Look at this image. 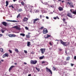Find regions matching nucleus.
Instances as JSON below:
<instances>
[{
	"label": "nucleus",
	"instance_id": "1",
	"mask_svg": "<svg viewBox=\"0 0 76 76\" xmlns=\"http://www.w3.org/2000/svg\"><path fill=\"white\" fill-rule=\"evenodd\" d=\"M61 43L62 45H63L64 46H67L68 45H69V42H64L62 40L60 39L59 40Z\"/></svg>",
	"mask_w": 76,
	"mask_h": 76
},
{
	"label": "nucleus",
	"instance_id": "2",
	"mask_svg": "<svg viewBox=\"0 0 76 76\" xmlns=\"http://www.w3.org/2000/svg\"><path fill=\"white\" fill-rule=\"evenodd\" d=\"M68 5V4H69L70 7H74V5H73V3L71 2H67L66 3Z\"/></svg>",
	"mask_w": 76,
	"mask_h": 76
},
{
	"label": "nucleus",
	"instance_id": "3",
	"mask_svg": "<svg viewBox=\"0 0 76 76\" xmlns=\"http://www.w3.org/2000/svg\"><path fill=\"white\" fill-rule=\"evenodd\" d=\"M9 57V53H6L5 54H4L2 56L3 58H4V57Z\"/></svg>",
	"mask_w": 76,
	"mask_h": 76
},
{
	"label": "nucleus",
	"instance_id": "4",
	"mask_svg": "<svg viewBox=\"0 0 76 76\" xmlns=\"http://www.w3.org/2000/svg\"><path fill=\"white\" fill-rule=\"evenodd\" d=\"M43 34H47V33H48V30L46 28H45L43 30Z\"/></svg>",
	"mask_w": 76,
	"mask_h": 76
},
{
	"label": "nucleus",
	"instance_id": "5",
	"mask_svg": "<svg viewBox=\"0 0 76 76\" xmlns=\"http://www.w3.org/2000/svg\"><path fill=\"white\" fill-rule=\"evenodd\" d=\"M30 63H31V64H36L37 63V61L36 60L34 61L32 60H31L30 61Z\"/></svg>",
	"mask_w": 76,
	"mask_h": 76
},
{
	"label": "nucleus",
	"instance_id": "6",
	"mask_svg": "<svg viewBox=\"0 0 76 76\" xmlns=\"http://www.w3.org/2000/svg\"><path fill=\"white\" fill-rule=\"evenodd\" d=\"M40 50L41 51L42 54H44V52H45V48H41L40 49Z\"/></svg>",
	"mask_w": 76,
	"mask_h": 76
},
{
	"label": "nucleus",
	"instance_id": "7",
	"mask_svg": "<svg viewBox=\"0 0 76 76\" xmlns=\"http://www.w3.org/2000/svg\"><path fill=\"white\" fill-rule=\"evenodd\" d=\"M46 69L47 72H50L51 75H52V71H51V70L50 69H48L47 67H46Z\"/></svg>",
	"mask_w": 76,
	"mask_h": 76
},
{
	"label": "nucleus",
	"instance_id": "8",
	"mask_svg": "<svg viewBox=\"0 0 76 76\" xmlns=\"http://www.w3.org/2000/svg\"><path fill=\"white\" fill-rule=\"evenodd\" d=\"M1 23L4 26H7V23L6 22H1Z\"/></svg>",
	"mask_w": 76,
	"mask_h": 76
},
{
	"label": "nucleus",
	"instance_id": "9",
	"mask_svg": "<svg viewBox=\"0 0 76 76\" xmlns=\"http://www.w3.org/2000/svg\"><path fill=\"white\" fill-rule=\"evenodd\" d=\"M14 28H15V29H17V30H20V28L19 27H18V26H14Z\"/></svg>",
	"mask_w": 76,
	"mask_h": 76
},
{
	"label": "nucleus",
	"instance_id": "10",
	"mask_svg": "<svg viewBox=\"0 0 76 76\" xmlns=\"http://www.w3.org/2000/svg\"><path fill=\"white\" fill-rule=\"evenodd\" d=\"M8 36L10 37H16V35L14 34H10Z\"/></svg>",
	"mask_w": 76,
	"mask_h": 76
},
{
	"label": "nucleus",
	"instance_id": "11",
	"mask_svg": "<svg viewBox=\"0 0 76 76\" xmlns=\"http://www.w3.org/2000/svg\"><path fill=\"white\" fill-rule=\"evenodd\" d=\"M67 16H68V17H69V18H72V14L70 13H68L67 14Z\"/></svg>",
	"mask_w": 76,
	"mask_h": 76
},
{
	"label": "nucleus",
	"instance_id": "12",
	"mask_svg": "<svg viewBox=\"0 0 76 76\" xmlns=\"http://www.w3.org/2000/svg\"><path fill=\"white\" fill-rule=\"evenodd\" d=\"M51 37L50 35H49L48 34H46L45 36V38H48L49 37Z\"/></svg>",
	"mask_w": 76,
	"mask_h": 76
},
{
	"label": "nucleus",
	"instance_id": "13",
	"mask_svg": "<svg viewBox=\"0 0 76 76\" xmlns=\"http://www.w3.org/2000/svg\"><path fill=\"white\" fill-rule=\"evenodd\" d=\"M23 20L24 22H27V21H28V18L25 17L24 18Z\"/></svg>",
	"mask_w": 76,
	"mask_h": 76
},
{
	"label": "nucleus",
	"instance_id": "14",
	"mask_svg": "<svg viewBox=\"0 0 76 76\" xmlns=\"http://www.w3.org/2000/svg\"><path fill=\"white\" fill-rule=\"evenodd\" d=\"M58 9L59 11H62V10H63V8L61 7H59Z\"/></svg>",
	"mask_w": 76,
	"mask_h": 76
},
{
	"label": "nucleus",
	"instance_id": "15",
	"mask_svg": "<svg viewBox=\"0 0 76 76\" xmlns=\"http://www.w3.org/2000/svg\"><path fill=\"white\" fill-rule=\"evenodd\" d=\"M39 20V19L36 18L33 21V23H35V22H36V21H37V20Z\"/></svg>",
	"mask_w": 76,
	"mask_h": 76
},
{
	"label": "nucleus",
	"instance_id": "16",
	"mask_svg": "<svg viewBox=\"0 0 76 76\" xmlns=\"http://www.w3.org/2000/svg\"><path fill=\"white\" fill-rule=\"evenodd\" d=\"M7 22H17V21L6 20Z\"/></svg>",
	"mask_w": 76,
	"mask_h": 76
},
{
	"label": "nucleus",
	"instance_id": "17",
	"mask_svg": "<svg viewBox=\"0 0 76 76\" xmlns=\"http://www.w3.org/2000/svg\"><path fill=\"white\" fill-rule=\"evenodd\" d=\"M15 67V66H12L10 67L9 68V71H10V70H12V69H13V67Z\"/></svg>",
	"mask_w": 76,
	"mask_h": 76
},
{
	"label": "nucleus",
	"instance_id": "18",
	"mask_svg": "<svg viewBox=\"0 0 76 76\" xmlns=\"http://www.w3.org/2000/svg\"><path fill=\"white\" fill-rule=\"evenodd\" d=\"M30 45H31V42H28L27 46H28V47H30Z\"/></svg>",
	"mask_w": 76,
	"mask_h": 76
},
{
	"label": "nucleus",
	"instance_id": "19",
	"mask_svg": "<svg viewBox=\"0 0 76 76\" xmlns=\"http://www.w3.org/2000/svg\"><path fill=\"white\" fill-rule=\"evenodd\" d=\"M6 7H7L9 5V2L7 1H6Z\"/></svg>",
	"mask_w": 76,
	"mask_h": 76
},
{
	"label": "nucleus",
	"instance_id": "20",
	"mask_svg": "<svg viewBox=\"0 0 76 76\" xmlns=\"http://www.w3.org/2000/svg\"><path fill=\"white\" fill-rule=\"evenodd\" d=\"M44 56H42L41 57H39V59H40V60H42V59H43V58H44Z\"/></svg>",
	"mask_w": 76,
	"mask_h": 76
},
{
	"label": "nucleus",
	"instance_id": "21",
	"mask_svg": "<svg viewBox=\"0 0 76 76\" xmlns=\"http://www.w3.org/2000/svg\"><path fill=\"white\" fill-rule=\"evenodd\" d=\"M70 56H68L67 58L66 59V61H69V60H70Z\"/></svg>",
	"mask_w": 76,
	"mask_h": 76
},
{
	"label": "nucleus",
	"instance_id": "22",
	"mask_svg": "<svg viewBox=\"0 0 76 76\" xmlns=\"http://www.w3.org/2000/svg\"><path fill=\"white\" fill-rule=\"evenodd\" d=\"M26 37L27 38H28V39L30 38V35H26Z\"/></svg>",
	"mask_w": 76,
	"mask_h": 76
},
{
	"label": "nucleus",
	"instance_id": "23",
	"mask_svg": "<svg viewBox=\"0 0 76 76\" xmlns=\"http://www.w3.org/2000/svg\"><path fill=\"white\" fill-rule=\"evenodd\" d=\"M23 11V10H22V9H19L18 10V11L19 12H22Z\"/></svg>",
	"mask_w": 76,
	"mask_h": 76
},
{
	"label": "nucleus",
	"instance_id": "24",
	"mask_svg": "<svg viewBox=\"0 0 76 76\" xmlns=\"http://www.w3.org/2000/svg\"><path fill=\"white\" fill-rule=\"evenodd\" d=\"M36 69L37 70L38 72H39V71H40V69L39 68L36 67Z\"/></svg>",
	"mask_w": 76,
	"mask_h": 76
},
{
	"label": "nucleus",
	"instance_id": "25",
	"mask_svg": "<svg viewBox=\"0 0 76 76\" xmlns=\"http://www.w3.org/2000/svg\"><path fill=\"white\" fill-rule=\"evenodd\" d=\"M20 35H22L23 37H25V34L23 33H21Z\"/></svg>",
	"mask_w": 76,
	"mask_h": 76
},
{
	"label": "nucleus",
	"instance_id": "26",
	"mask_svg": "<svg viewBox=\"0 0 76 76\" xmlns=\"http://www.w3.org/2000/svg\"><path fill=\"white\" fill-rule=\"evenodd\" d=\"M0 51L1 52V53H3L4 51L3 49H2V48H0Z\"/></svg>",
	"mask_w": 76,
	"mask_h": 76
},
{
	"label": "nucleus",
	"instance_id": "27",
	"mask_svg": "<svg viewBox=\"0 0 76 76\" xmlns=\"http://www.w3.org/2000/svg\"><path fill=\"white\" fill-rule=\"evenodd\" d=\"M15 51L17 52V53L19 52V50H18V49L17 48H15Z\"/></svg>",
	"mask_w": 76,
	"mask_h": 76
},
{
	"label": "nucleus",
	"instance_id": "28",
	"mask_svg": "<svg viewBox=\"0 0 76 76\" xmlns=\"http://www.w3.org/2000/svg\"><path fill=\"white\" fill-rule=\"evenodd\" d=\"M21 4L22 5V6H24V5H25V3H24L23 2H21Z\"/></svg>",
	"mask_w": 76,
	"mask_h": 76
},
{
	"label": "nucleus",
	"instance_id": "29",
	"mask_svg": "<svg viewBox=\"0 0 76 76\" xmlns=\"http://www.w3.org/2000/svg\"><path fill=\"white\" fill-rule=\"evenodd\" d=\"M72 13L74 15H76V10H75V11H73Z\"/></svg>",
	"mask_w": 76,
	"mask_h": 76
},
{
	"label": "nucleus",
	"instance_id": "30",
	"mask_svg": "<svg viewBox=\"0 0 76 76\" xmlns=\"http://www.w3.org/2000/svg\"><path fill=\"white\" fill-rule=\"evenodd\" d=\"M11 7L12 9H14V7L13 6V5H11L9 6V7Z\"/></svg>",
	"mask_w": 76,
	"mask_h": 76
},
{
	"label": "nucleus",
	"instance_id": "31",
	"mask_svg": "<svg viewBox=\"0 0 76 76\" xmlns=\"http://www.w3.org/2000/svg\"><path fill=\"white\" fill-rule=\"evenodd\" d=\"M66 64H67V62H66V61H64V65H66Z\"/></svg>",
	"mask_w": 76,
	"mask_h": 76
},
{
	"label": "nucleus",
	"instance_id": "32",
	"mask_svg": "<svg viewBox=\"0 0 76 76\" xmlns=\"http://www.w3.org/2000/svg\"><path fill=\"white\" fill-rule=\"evenodd\" d=\"M20 14H19L17 16V18H19L20 17Z\"/></svg>",
	"mask_w": 76,
	"mask_h": 76
},
{
	"label": "nucleus",
	"instance_id": "33",
	"mask_svg": "<svg viewBox=\"0 0 76 76\" xmlns=\"http://www.w3.org/2000/svg\"><path fill=\"white\" fill-rule=\"evenodd\" d=\"M44 29V27H41L39 28V29Z\"/></svg>",
	"mask_w": 76,
	"mask_h": 76
},
{
	"label": "nucleus",
	"instance_id": "34",
	"mask_svg": "<svg viewBox=\"0 0 76 76\" xmlns=\"http://www.w3.org/2000/svg\"><path fill=\"white\" fill-rule=\"evenodd\" d=\"M9 52H10V53H12V51L10 50H9Z\"/></svg>",
	"mask_w": 76,
	"mask_h": 76
},
{
	"label": "nucleus",
	"instance_id": "35",
	"mask_svg": "<svg viewBox=\"0 0 76 76\" xmlns=\"http://www.w3.org/2000/svg\"><path fill=\"white\" fill-rule=\"evenodd\" d=\"M63 20L64 21V22H66V21H65L66 20V19H65V18H63Z\"/></svg>",
	"mask_w": 76,
	"mask_h": 76
},
{
	"label": "nucleus",
	"instance_id": "36",
	"mask_svg": "<svg viewBox=\"0 0 76 76\" xmlns=\"http://www.w3.org/2000/svg\"><path fill=\"white\" fill-rule=\"evenodd\" d=\"M53 70H56V68L54 67H53Z\"/></svg>",
	"mask_w": 76,
	"mask_h": 76
},
{
	"label": "nucleus",
	"instance_id": "37",
	"mask_svg": "<svg viewBox=\"0 0 76 76\" xmlns=\"http://www.w3.org/2000/svg\"><path fill=\"white\" fill-rule=\"evenodd\" d=\"M26 29V30H28V28L27 27H25Z\"/></svg>",
	"mask_w": 76,
	"mask_h": 76
},
{
	"label": "nucleus",
	"instance_id": "38",
	"mask_svg": "<svg viewBox=\"0 0 76 76\" xmlns=\"http://www.w3.org/2000/svg\"><path fill=\"white\" fill-rule=\"evenodd\" d=\"M4 31H5L4 30H1V32H2V33H4Z\"/></svg>",
	"mask_w": 76,
	"mask_h": 76
},
{
	"label": "nucleus",
	"instance_id": "39",
	"mask_svg": "<svg viewBox=\"0 0 76 76\" xmlns=\"http://www.w3.org/2000/svg\"><path fill=\"white\" fill-rule=\"evenodd\" d=\"M34 53H35V52H34L33 51L31 52V54H34Z\"/></svg>",
	"mask_w": 76,
	"mask_h": 76
},
{
	"label": "nucleus",
	"instance_id": "40",
	"mask_svg": "<svg viewBox=\"0 0 76 76\" xmlns=\"http://www.w3.org/2000/svg\"><path fill=\"white\" fill-rule=\"evenodd\" d=\"M71 66H74V64H71Z\"/></svg>",
	"mask_w": 76,
	"mask_h": 76
},
{
	"label": "nucleus",
	"instance_id": "41",
	"mask_svg": "<svg viewBox=\"0 0 76 76\" xmlns=\"http://www.w3.org/2000/svg\"><path fill=\"white\" fill-rule=\"evenodd\" d=\"M74 60H76V56H75L74 57Z\"/></svg>",
	"mask_w": 76,
	"mask_h": 76
},
{
	"label": "nucleus",
	"instance_id": "42",
	"mask_svg": "<svg viewBox=\"0 0 76 76\" xmlns=\"http://www.w3.org/2000/svg\"><path fill=\"white\" fill-rule=\"evenodd\" d=\"M49 45H52V44L51 43V42H50L49 43Z\"/></svg>",
	"mask_w": 76,
	"mask_h": 76
},
{
	"label": "nucleus",
	"instance_id": "43",
	"mask_svg": "<svg viewBox=\"0 0 76 76\" xmlns=\"http://www.w3.org/2000/svg\"><path fill=\"white\" fill-rule=\"evenodd\" d=\"M46 19H49V18L48 17V16H46Z\"/></svg>",
	"mask_w": 76,
	"mask_h": 76
},
{
	"label": "nucleus",
	"instance_id": "44",
	"mask_svg": "<svg viewBox=\"0 0 76 76\" xmlns=\"http://www.w3.org/2000/svg\"><path fill=\"white\" fill-rule=\"evenodd\" d=\"M40 19H42V15H40Z\"/></svg>",
	"mask_w": 76,
	"mask_h": 76
},
{
	"label": "nucleus",
	"instance_id": "45",
	"mask_svg": "<svg viewBox=\"0 0 76 76\" xmlns=\"http://www.w3.org/2000/svg\"><path fill=\"white\" fill-rule=\"evenodd\" d=\"M59 50L60 51H62V50H61V49H59Z\"/></svg>",
	"mask_w": 76,
	"mask_h": 76
},
{
	"label": "nucleus",
	"instance_id": "46",
	"mask_svg": "<svg viewBox=\"0 0 76 76\" xmlns=\"http://www.w3.org/2000/svg\"><path fill=\"white\" fill-rule=\"evenodd\" d=\"M45 63V61H43L42 62V64H44V63Z\"/></svg>",
	"mask_w": 76,
	"mask_h": 76
},
{
	"label": "nucleus",
	"instance_id": "47",
	"mask_svg": "<svg viewBox=\"0 0 76 76\" xmlns=\"http://www.w3.org/2000/svg\"><path fill=\"white\" fill-rule=\"evenodd\" d=\"M25 53H27V51L26 50H24Z\"/></svg>",
	"mask_w": 76,
	"mask_h": 76
},
{
	"label": "nucleus",
	"instance_id": "48",
	"mask_svg": "<svg viewBox=\"0 0 76 76\" xmlns=\"http://www.w3.org/2000/svg\"><path fill=\"white\" fill-rule=\"evenodd\" d=\"M2 36H3V35L0 34V37H2Z\"/></svg>",
	"mask_w": 76,
	"mask_h": 76
},
{
	"label": "nucleus",
	"instance_id": "49",
	"mask_svg": "<svg viewBox=\"0 0 76 76\" xmlns=\"http://www.w3.org/2000/svg\"><path fill=\"white\" fill-rule=\"evenodd\" d=\"M66 1H71V0H66Z\"/></svg>",
	"mask_w": 76,
	"mask_h": 76
},
{
	"label": "nucleus",
	"instance_id": "50",
	"mask_svg": "<svg viewBox=\"0 0 76 76\" xmlns=\"http://www.w3.org/2000/svg\"><path fill=\"white\" fill-rule=\"evenodd\" d=\"M53 19H57V17H54Z\"/></svg>",
	"mask_w": 76,
	"mask_h": 76
},
{
	"label": "nucleus",
	"instance_id": "51",
	"mask_svg": "<svg viewBox=\"0 0 76 76\" xmlns=\"http://www.w3.org/2000/svg\"><path fill=\"white\" fill-rule=\"evenodd\" d=\"M49 50H51L52 49V48H49Z\"/></svg>",
	"mask_w": 76,
	"mask_h": 76
},
{
	"label": "nucleus",
	"instance_id": "52",
	"mask_svg": "<svg viewBox=\"0 0 76 76\" xmlns=\"http://www.w3.org/2000/svg\"><path fill=\"white\" fill-rule=\"evenodd\" d=\"M17 1V0H13V1L14 2H15V1Z\"/></svg>",
	"mask_w": 76,
	"mask_h": 76
},
{
	"label": "nucleus",
	"instance_id": "53",
	"mask_svg": "<svg viewBox=\"0 0 76 76\" xmlns=\"http://www.w3.org/2000/svg\"><path fill=\"white\" fill-rule=\"evenodd\" d=\"M31 76V74H28V76Z\"/></svg>",
	"mask_w": 76,
	"mask_h": 76
},
{
	"label": "nucleus",
	"instance_id": "54",
	"mask_svg": "<svg viewBox=\"0 0 76 76\" xmlns=\"http://www.w3.org/2000/svg\"><path fill=\"white\" fill-rule=\"evenodd\" d=\"M14 64H15V65H17V63H14Z\"/></svg>",
	"mask_w": 76,
	"mask_h": 76
},
{
	"label": "nucleus",
	"instance_id": "55",
	"mask_svg": "<svg viewBox=\"0 0 76 76\" xmlns=\"http://www.w3.org/2000/svg\"><path fill=\"white\" fill-rule=\"evenodd\" d=\"M45 5H47V3H45Z\"/></svg>",
	"mask_w": 76,
	"mask_h": 76
},
{
	"label": "nucleus",
	"instance_id": "56",
	"mask_svg": "<svg viewBox=\"0 0 76 76\" xmlns=\"http://www.w3.org/2000/svg\"><path fill=\"white\" fill-rule=\"evenodd\" d=\"M24 64H27L26 62H24Z\"/></svg>",
	"mask_w": 76,
	"mask_h": 76
},
{
	"label": "nucleus",
	"instance_id": "57",
	"mask_svg": "<svg viewBox=\"0 0 76 76\" xmlns=\"http://www.w3.org/2000/svg\"><path fill=\"white\" fill-rule=\"evenodd\" d=\"M1 61H2V62H3V61H4V60H3L2 59L1 60Z\"/></svg>",
	"mask_w": 76,
	"mask_h": 76
},
{
	"label": "nucleus",
	"instance_id": "58",
	"mask_svg": "<svg viewBox=\"0 0 76 76\" xmlns=\"http://www.w3.org/2000/svg\"><path fill=\"white\" fill-rule=\"evenodd\" d=\"M58 1H61V0H58Z\"/></svg>",
	"mask_w": 76,
	"mask_h": 76
},
{
	"label": "nucleus",
	"instance_id": "59",
	"mask_svg": "<svg viewBox=\"0 0 76 76\" xmlns=\"http://www.w3.org/2000/svg\"><path fill=\"white\" fill-rule=\"evenodd\" d=\"M65 23H67V22H64Z\"/></svg>",
	"mask_w": 76,
	"mask_h": 76
},
{
	"label": "nucleus",
	"instance_id": "60",
	"mask_svg": "<svg viewBox=\"0 0 76 76\" xmlns=\"http://www.w3.org/2000/svg\"><path fill=\"white\" fill-rule=\"evenodd\" d=\"M72 10H70V11L71 12H72Z\"/></svg>",
	"mask_w": 76,
	"mask_h": 76
},
{
	"label": "nucleus",
	"instance_id": "61",
	"mask_svg": "<svg viewBox=\"0 0 76 76\" xmlns=\"http://www.w3.org/2000/svg\"><path fill=\"white\" fill-rule=\"evenodd\" d=\"M62 3H64V1H62Z\"/></svg>",
	"mask_w": 76,
	"mask_h": 76
},
{
	"label": "nucleus",
	"instance_id": "62",
	"mask_svg": "<svg viewBox=\"0 0 76 76\" xmlns=\"http://www.w3.org/2000/svg\"><path fill=\"white\" fill-rule=\"evenodd\" d=\"M53 6H50V7H53Z\"/></svg>",
	"mask_w": 76,
	"mask_h": 76
},
{
	"label": "nucleus",
	"instance_id": "63",
	"mask_svg": "<svg viewBox=\"0 0 76 76\" xmlns=\"http://www.w3.org/2000/svg\"><path fill=\"white\" fill-rule=\"evenodd\" d=\"M0 63H1V61H0Z\"/></svg>",
	"mask_w": 76,
	"mask_h": 76
},
{
	"label": "nucleus",
	"instance_id": "64",
	"mask_svg": "<svg viewBox=\"0 0 76 76\" xmlns=\"http://www.w3.org/2000/svg\"><path fill=\"white\" fill-rule=\"evenodd\" d=\"M28 34H29H29H30V33H29Z\"/></svg>",
	"mask_w": 76,
	"mask_h": 76
}]
</instances>
